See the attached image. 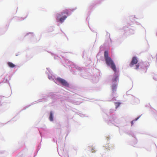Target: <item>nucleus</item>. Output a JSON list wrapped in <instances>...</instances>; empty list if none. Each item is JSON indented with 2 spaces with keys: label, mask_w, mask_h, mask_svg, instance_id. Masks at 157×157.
I'll return each mask as SVG.
<instances>
[{
  "label": "nucleus",
  "mask_w": 157,
  "mask_h": 157,
  "mask_svg": "<svg viewBox=\"0 0 157 157\" xmlns=\"http://www.w3.org/2000/svg\"><path fill=\"white\" fill-rule=\"evenodd\" d=\"M138 119V118H136V119L134 120H133V121H132L131 122V124H132V125L133 124V121H136Z\"/></svg>",
  "instance_id": "obj_10"
},
{
  "label": "nucleus",
  "mask_w": 157,
  "mask_h": 157,
  "mask_svg": "<svg viewBox=\"0 0 157 157\" xmlns=\"http://www.w3.org/2000/svg\"><path fill=\"white\" fill-rule=\"evenodd\" d=\"M117 89V86L115 84L113 85L112 86V89L113 91H114Z\"/></svg>",
  "instance_id": "obj_8"
},
{
  "label": "nucleus",
  "mask_w": 157,
  "mask_h": 157,
  "mask_svg": "<svg viewBox=\"0 0 157 157\" xmlns=\"http://www.w3.org/2000/svg\"><path fill=\"white\" fill-rule=\"evenodd\" d=\"M56 80L59 82L63 86L67 87L69 86V84L64 79L60 78H57Z\"/></svg>",
  "instance_id": "obj_4"
},
{
  "label": "nucleus",
  "mask_w": 157,
  "mask_h": 157,
  "mask_svg": "<svg viewBox=\"0 0 157 157\" xmlns=\"http://www.w3.org/2000/svg\"><path fill=\"white\" fill-rule=\"evenodd\" d=\"M9 67L11 68H13L14 67L15 65L13 63H12L10 62H8L7 63Z\"/></svg>",
  "instance_id": "obj_6"
},
{
  "label": "nucleus",
  "mask_w": 157,
  "mask_h": 157,
  "mask_svg": "<svg viewBox=\"0 0 157 157\" xmlns=\"http://www.w3.org/2000/svg\"><path fill=\"white\" fill-rule=\"evenodd\" d=\"M115 105L116 106V108H117L119 106L120 103H116Z\"/></svg>",
  "instance_id": "obj_9"
},
{
  "label": "nucleus",
  "mask_w": 157,
  "mask_h": 157,
  "mask_svg": "<svg viewBox=\"0 0 157 157\" xmlns=\"http://www.w3.org/2000/svg\"><path fill=\"white\" fill-rule=\"evenodd\" d=\"M69 16V11L67 10H64L61 14H58L57 15V20L60 23L63 22Z\"/></svg>",
  "instance_id": "obj_2"
},
{
  "label": "nucleus",
  "mask_w": 157,
  "mask_h": 157,
  "mask_svg": "<svg viewBox=\"0 0 157 157\" xmlns=\"http://www.w3.org/2000/svg\"><path fill=\"white\" fill-rule=\"evenodd\" d=\"M104 56L106 64L108 66L111 67L115 73H116L117 68L115 65L112 59L109 56V53L108 51H105Z\"/></svg>",
  "instance_id": "obj_1"
},
{
  "label": "nucleus",
  "mask_w": 157,
  "mask_h": 157,
  "mask_svg": "<svg viewBox=\"0 0 157 157\" xmlns=\"http://www.w3.org/2000/svg\"><path fill=\"white\" fill-rule=\"evenodd\" d=\"M118 75L115 73L114 76L112 79V82H113L116 83L117 82L118 79Z\"/></svg>",
  "instance_id": "obj_5"
},
{
  "label": "nucleus",
  "mask_w": 157,
  "mask_h": 157,
  "mask_svg": "<svg viewBox=\"0 0 157 157\" xmlns=\"http://www.w3.org/2000/svg\"><path fill=\"white\" fill-rule=\"evenodd\" d=\"M49 120L51 121H53V113L52 112H51L50 113Z\"/></svg>",
  "instance_id": "obj_7"
},
{
  "label": "nucleus",
  "mask_w": 157,
  "mask_h": 157,
  "mask_svg": "<svg viewBox=\"0 0 157 157\" xmlns=\"http://www.w3.org/2000/svg\"><path fill=\"white\" fill-rule=\"evenodd\" d=\"M137 62L138 60L137 58L135 57H134L132 58V61L130 63L129 66L130 67H132L134 64H136L135 69H138L140 66L139 63L137 64Z\"/></svg>",
  "instance_id": "obj_3"
}]
</instances>
